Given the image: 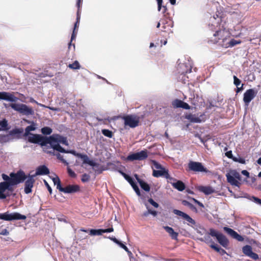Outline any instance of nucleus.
I'll return each instance as SVG.
<instances>
[{
  "label": "nucleus",
  "mask_w": 261,
  "mask_h": 261,
  "mask_svg": "<svg viewBox=\"0 0 261 261\" xmlns=\"http://www.w3.org/2000/svg\"><path fill=\"white\" fill-rule=\"evenodd\" d=\"M4 181L0 182V199H4L12 195L14 188L12 186V177L4 173L2 175Z\"/></svg>",
  "instance_id": "obj_1"
},
{
  "label": "nucleus",
  "mask_w": 261,
  "mask_h": 261,
  "mask_svg": "<svg viewBox=\"0 0 261 261\" xmlns=\"http://www.w3.org/2000/svg\"><path fill=\"white\" fill-rule=\"evenodd\" d=\"M59 143L65 145H68V142L66 137H63L60 135H53L49 137V144L50 148L56 150L60 152H65L66 150L63 148Z\"/></svg>",
  "instance_id": "obj_2"
},
{
  "label": "nucleus",
  "mask_w": 261,
  "mask_h": 261,
  "mask_svg": "<svg viewBox=\"0 0 261 261\" xmlns=\"http://www.w3.org/2000/svg\"><path fill=\"white\" fill-rule=\"evenodd\" d=\"M10 106L12 109L23 115L29 116L34 115V111L33 108L29 107L25 104L11 103Z\"/></svg>",
  "instance_id": "obj_3"
},
{
  "label": "nucleus",
  "mask_w": 261,
  "mask_h": 261,
  "mask_svg": "<svg viewBox=\"0 0 261 261\" xmlns=\"http://www.w3.org/2000/svg\"><path fill=\"white\" fill-rule=\"evenodd\" d=\"M152 163L154 168L158 169L153 170L152 175L154 177H159L160 176H164L167 179L170 178L168 170L163 167L160 164L154 160H152Z\"/></svg>",
  "instance_id": "obj_4"
},
{
  "label": "nucleus",
  "mask_w": 261,
  "mask_h": 261,
  "mask_svg": "<svg viewBox=\"0 0 261 261\" xmlns=\"http://www.w3.org/2000/svg\"><path fill=\"white\" fill-rule=\"evenodd\" d=\"M173 213L184 220L186 221L185 223H186L188 225L196 229L198 227H200V225H197L195 221L187 214L176 209L173 210Z\"/></svg>",
  "instance_id": "obj_5"
},
{
  "label": "nucleus",
  "mask_w": 261,
  "mask_h": 261,
  "mask_svg": "<svg viewBox=\"0 0 261 261\" xmlns=\"http://www.w3.org/2000/svg\"><path fill=\"white\" fill-rule=\"evenodd\" d=\"M28 141L32 143L38 144L41 146H46L49 143V137H46L38 134H31Z\"/></svg>",
  "instance_id": "obj_6"
},
{
  "label": "nucleus",
  "mask_w": 261,
  "mask_h": 261,
  "mask_svg": "<svg viewBox=\"0 0 261 261\" xmlns=\"http://www.w3.org/2000/svg\"><path fill=\"white\" fill-rule=\"evenodd\" d=\"M124 120L125 126H128L131 128H135L139 125V117L134 115H126L121 117Z\"/></svg>",
  "instance_id": "obj_7"
},
{
  "label": "nucleus",
  "mask_w": 261,
  "mask_h": 261,
  "mask_svg": "<svg viewBox=\"0 0 261 261\" xmlns=\"http://www.w3.org/2000/svg\"><path fill=\"white\" fill-rule=\"evenodd\" d=\"M228 35V32L225 29H219L215 32L213 35L214 38L211 39L209 42L215 44L219 42L220 40H222V43H225Z\"/></svg>",
  "instance_id": "obj_8"
},
{
  "label": "nucleus",
  "mask_w": 261,
  "mask_h": 261,
  "mask_svg": "<svg viewBox=\"0 0 261 261\" xmlns=\"http://www.w3.org/2000/svg\"><path fill=\"white\" fill-rule=\"evenodd\" d=\"M12 177V186L17 185L23 182L28 177L24 172L21 170L18 171L16 173L12 172L10 174Z\"/></svg>",
  "instance_id": "obj_9"
},
{
  "label": "nucleus",
  "mask_w": 261,
  "mask_h": 261,
  "mask_svg": "<svg viewBox=\"0 0 261 261\" xmlns=\"http://www.w3.org/2000/svg\"><path fill=\"white\" fill-rule=\"evenodd\" d=\"M27 217L18 213H13L9 214L8 212L0 213V219L5 221H12L18 220H25Z\"/></svg>",
  "instance_id": "obj_10"
},
{
  "label": "nucleus",
  "mask_w": 261,
  "mask_h": 261,
  "mask_svg": "<svg viewBox=\"0 0 261 261\" xmlns=\"http://www.w3.org/2000/svg\"><path fill=\"white\" fill-rule=\"evenodd\" d=\"M209 234L212 237H215L218 242L224 247H226L228 245V240L222 233L217 231L213 228L210 229Z\"/></svg>",
  "instance_id": "obj_11"
},
{
  "label": "nucleus",
  "mask_w": 261,
  "mask_h": 261,
  "mask_svg": "<svg viewBox=\"0 0 261 261\" xmlns=\"http://www.w3.org/2000/svg\"><path fill=\"white\" fill-rule=\"evenodd\" d=\"M64 153H71L73 155L82 159L84 163L87 164L89 165L90 166H92L93 167H99L98 164L94 162V161H93L92 160H90L89 159L88 156L86 154H82L80 153H77L74 150H66V152H65Z\"/></svg>",
  "instance_id": "obj_12"
},
{
  "label": "nucleus",
  "mask_w": 261,
  "mask_h": 261,
  "mask_svg": "<svg viewBox=\"0 0 261 261\" xmlns=\"http://www.w3.org/2000/svg\"><path fill=\"white\" fill-rule=\"evenodd\" d=\"M188 168L189 170L195 172L207 173L208 172V170L200 162L190 161L188 163Z\"/></svg>",
  "instance_id": "obj_13"
},
{
  "label": "nucleus",
  "mask_w": 261,
  "mask_h": 261,
  "mask_svg": "<svg viewBox=\"0 0 261 261\" xmlns=\"http://www.w3.org/2000/svg\"><path fill=\"white\" fill-rule=\"evenodd\" d=\"M148 157L147 150L145 149L140 152L134 153L128 155L127 156V160L133 161L135 160L142 161L145 160Z\"/></svg>",
  "instance_id": "obj_14"
},
{
  "label": "nucleus",
  "mask_w": 261,
  "mask_h": 261,
  "mask_svg": "<svg viewBox=\"0 0 261 261\" xmlns=\"http://www.w3.org/2000/svg\"><path fill=\"white\" fill-rule=\"evenodd\" d=\"M35 175H29L24 182V191L25 194H30L32 192V188L34 187L35 180Z\"/></svg>",
  "instance_id": "obj_15"
},
{
  "label": "nucleus",
  "mask_w": 261,
  "mask_h": 261,
  "mask_svg": "<svg viewBox=\"0 0 261 261\" xmlns=\"http://www.w3.org/2000/svg\"><path fill=\"white\" fill-rule=\"evenodd\" d=\"M257 91L253 89H249L244 93L243 100L246 105H248L250 101L255 97Z\"/></svg>",
  "instance_id": "obj_16"
},
{
  "label": "nucleus",
  "mask_w": 261,
  "mask_h": 261,
  "mask_svg": "<svg viewBox=\"0 0 261 261\" xmlns=\"http://www.w3.org/2000/svg\"><path fill=\"white\" fill-rule=\"evenodd\" d=\"M242 251L245 255L254 260H257L259 258L258 254L252 252V247L250 245H246L244 246L242 248Z\"/></svg>",
  "instance_id": "obj_17"
},
{
  "label": "nucleus",
  "mask_w": 261,
  "mask_h": 261,
  "mask_svg": "<svg viewBox=\"0 0 261 261\" xmlns=\"http://www.w3.org/2000/svg\"><path fill=\"white\" fill-rule=\"evenodd\" d=\"M0 99L15 102L18 100V98L14 96L13 92H0Z\"/></svg>",
  "instance_id": "obj_18"
},
{
  "label": "nucleus",
  "mask_w": 261,
  "mask_h": 261,
  "mask_svg": "<svg viewBox=\"0 0 261 261\" xmlns=\"http://www.w3.org/2000/svg\"><path fill=\"white\" fill-rule=\"evenodd\" d=\"M80 190V188L77 185H69L66 187H62L60 192L64 193H74L79 192Z\"/></svg>",
  "instance_id": "obj_19"
},
{
  "label": "nucleus",
  "mask_w": 261,
  "mask_h": 261,
  "mask_svg": "<svg viewBox=\"0 0 261 261\" xmlns=\"http://www.w3.org/2000/svg\"><path fill=\"white\" fill-rule=\"evenodd\" d=\"M224 230L230 236H231L233 239H236L237 240L242 242L244 241V238L238 233L236 231L233 230L230 228L227 227H223Z\"/></svg>",
  "instance_id": "obj_20"
},
{
  "label": "nucleus",
  "mask_w": 261,
  "mask_h": 261,
  "mask_svg": "<svg viewBox=\"0 0 261 261\" xmlns=\"http://www.w3.org/2000/svg\"><path fill=\"white\" fill-rule=\"evenodd\" d=\"M172 106L174 108H181L185 110L190 109V106L187 103L178 99H176L173 101Z\"/></svg>",
  "instance_id": "obj_21"
},
{
  "label": "nucleus",
  "mask_w": 261,
  "mask_h": 261,
  "mask_svg": "<svg viewBox=\"0 0 261 261\" xmlns=\"http://www.w3.org/2000/svg\"><path fill=\"white\" fill-rule=\"evenodd\" d=\"M114 231V228L112 226L111 227H110L109 228L107 229H90V234L92 236H95V235H101L102 233H106V232H111Z\"/></svg>",
  "instance_id": "obj_22"
},
{
  "label": "nucleus",
  "mask_w": 261,
  "mask_h": 261,
  "mask_svg": "<svg viewBox=\"0 0 261 261\" xmlns=\"http://www.w3.org/2000/svg\"><path fill=\"white\" fill-rule=\"evenodd\" d=\"M49 173V169L45 165L38 166L36 170V173L33 175H47Z\"/></svg>",
  "instance_id": "obj_23"
},
{
  "label": "nucleus",
  "mask_w": 261,
  "mask_h": 261,
  "mask_svg": "<svg viewBox=\"0 0 261 261\" xmlns=\"http://www.w3.org/2000/svg\"><path fill=\"white\" fill-rule=\"evenodd\" d=\"M198 190L203 193L205 195H210L215 192V190L210 186H199L198 188Z\"/></svg>",
  "instance_id": "obj_24"
},
{
  "label": "nucleus",
  "mask_w": 261,
  "mask_h": 261,
  "mask_svg": "<svg viewBox=\"0 0 261 261\" xmlns=\"http://www.w3.org/2000/svg\"><path fill=\"white\" fill-rule=\"evenodd\" d=\"M125 179L129 182V184L131 185L134 190L136 193L137 195L138 196H140L141 192L140 189L138 186L137 185V184L134 182L133 178L130 176H128V177H127V178H125Z\"/></svg>",
  "instance_id": "obj_25"
},
{
  "label": "nucleus",
  "mask_w": 261,
  "mask_h": 261,
  "mask_svg": "<svg viewBox=\"0 0 261 261\" xmlns=\"http://www.w3.org/2000/svg\"><path fill=\"white\" fill-rule=\"evenodd\" d=\"M227 181L232 186L240 187L241 184L232 175L227 174L226 175Z\"/></svg>",
  "instance_id": "obj_26"
},
{
  "label": "nucleus",
  "mask_w": 261,
  "mask_h": 261,
  "mask_svg": "<svg viewBox=\"0 0 261 261\" xmlns=\"http://www.w3.org/2000/svg\"><path fill=\"white\" fill-rule=\"evenodd\" d=\"M163 228L169 234L170 236L172 239H177L178 234L177 232H175L174 229L172 227L166 226H164Z\"/></svg>",
  "instance_id": "obj_27"
},
{
  "label": "nucleus",
  "mask_w": 261,
  "mask_h": 261,
  "mask_svg": "<svg viewBox=\"0 0 261 261\" xmlns=\"http://www.w3.org/2000/svg\"><path fill=\"white\" fill-rule=\"evenodd\" d=\"M241 40H236L234 39H232L230 41L226 43H221L220 45L225 48H228L229 47H233L237 44H239L241 43Z\"/></svg>",
  "instance_id": "obj_28"
},
{
  "label": "nucleus",
  "mask_w": 261,
  "mask_h": 261,
  "mask_svg": "<svg viewBox=\"0 0 261 261\" xmlns=\"http://www.w3.org/2000/svg\"><path fill=\"white\" fill-rule=\"evenodd\" d=\"M172 186L179 191H183L186 188L185 184L181 180L172 183Z\"/></svg>",
  "instance_id": "obj_29"
},
{
  "label": "nucleus",
  "mask_w": 261,
  "mask_h": 261,
  "mask_svg": "<svg viewBox=\"0 0 261 261\" xmlns=\"http://www.w3.org/2000/svg\"><path fill=\"white\" fill-rule=\"evenodd\" d=\"M185 117L191 122L199 123L201 122V120L199 117L192 114L186 115Z\"/></svg>",
  "instance_id": "obj_30"
},
{
  "label": "nucleus",
  "mask_w": 261,
  "mask_h": 261,
  "mask_svg": "<svg viewBox=\"0 0 261 261\" xmlns=\"http://www.w3.org/2000/svg\"><path fill=\"white\" fill-rule=\"evenodd\" d=\"M210 247L217 252H219L221 255L226 253V252L225 250L219 247L218 245L215 244L214 242H212V244L210 245Z\"/></svg>",
  "instance_id": "obj_31"
},
{
  "label": "nucleus",
  "mask_w": 261,
  "mask_h": 261,
  "mask_svg": "<svg viewBox=\"0 0 261 261\" xmlns=\"http://www.w3.org/2000/svg\"><path fill=\"white\" fill-rule=\"evenodd\" d=\"M181 203L184 205L188 206L193 211H194L196 213L197 212V208L193 204H192L189 201L184 200L182 201Z\"/></svg>",
  "instance_id": "obj_32"
},
{
  "label": "nucleus",
  "mask_w": 261,
  "mask_h": 261,
  "mask_svg": "<svg viewBox=\"0 0 261 261\" xmlns=\"http://www.w3.org/2000/svg\"><path fill=\"white\" fill-rule=\"evenodd\" d=\"M139 184L141 188L142 189H143L145 191L149 192L150 191V187L149 185L147 183H146V182L143 181V180L142 181H140V182H139Z\"/></svg>",
  "instance_id": "obj_33"
},
{
  "label": "nucleus",
  "mask_w": 261,
  "mask_h": 261,
  "mask_svg": "<svg viewBox=\"0 0 261 261\" xmlns=\"http://www.w3.org/2000/svg\"><path fill=\"white\" fill-rule=\"evenodd\" d=\"M67 67L71 69H79L81 68V65L77 61H75L73 63L69 64Z\"/></svg>",
  "instance_id": "obj_34"
},
{
  "label": "nucleus",
  "mask_w": 261,
  "mask_h": 261,
  "mask_svg": "<svg viewBox=\"0 0 261 261\" xmlns=\"http://www.w3.org/2000/svg\"><path fill=\"white\" fill-rule=\"evenodd\" d=\"M102 134L106 137L112 138L113 136V133L111 130L107 129H102L101 130Z\"/></svg>",
  "instance_id": "obj_35"
},
{
  "label": "nucleus",
  "mask_w": 261,
  "mask_h": 261,
  "mask_svg": "<svg viewBox=\"0 0 261 261\" xmlns=\"http://www.w3.org/2000/svg\"><path fill=\"white\" fill-rule=\"evenodd\" d=\"M53 181L54 182V185H57V189L60 191L62 187L61 186V181L60 178L58 176H57L56 177H54L53 178Z\"/></svg>",
  "instance_id": "obj_36"
},
{
  "label": "nucleus",
  "mask_w": 261,
  "mask_h": 261,
  "mask_svg": "<svg viewBox=\"0 0 261 261\" xmlns=\"http://www.w3.org/2000/svg\"><path fill=\"white\" fill-rule=\"evenodd\" d=\"M35 129H36V127H35V126L34 125H29V126H27L26 128H25L24 135L25 136H28L29 135H31V134L30 133V132L35 130Z\"/></svg>",
  "instance_id": "obj_37"
},
{
  "label": "nucleus",
  "mask_w": 261,
  "mask_h": 261,
  "mask_svg": "<svg viewBox=\"0 0 261 261\" xmlns=\"http://www.w3.org/2000/svg\"><path fill=\"white\" fill-rule=\"evenodd\" d=\"M41 132L44 135H50L52 132V129L49 127H44L42 128Z\"/></svg>",
  "instance_id": "obj_38"
},
{
  "label": "nucleus",
  "mask_w": 261,
  "mask_h": 261,
  "mask_svg": "<svg viewBox=\"0 0 261 261\" xmlns=\"http://www.w3.org/2000/svg\"><path fill=\"white\" fill-rule=\"evenodd\" d=\"M80 18H81V15L79 14H76V22L74 23L73 30H77L79 27L80 22Z\"/></svg>",
  "instance_id": "obj_39"
},
{
  "label": "nucleus",
  "mask_w": 261,
  "mask_h": 261,
  "mask_svg": "<svg viewBox=\"0 0 261 261\" xmlns=\"http://www.w3.org/2000/svg\"><path fill=\"white\" fill-rule=\"evenodd\" d=\"M77 30H73V32H72V35H71V41L68 44L69 48H70V47L72 45L71 42L75 39V37H76V36L77 34Z\"/></svg>",
  "instance_id": "obj_40"
},
{
  "label": "nucleus",
  "mask_w": 261,
  "mask_h": 261,
  "mask_svg": "<svg viewBox=\"0 0 261 261\" xmlns=\"http://www.w3.org/2000/svg\"><path fill=\"white\" fill-rule=\"evenodd\" d=\"M90 179V176L87 173H84L82 176L81 180L83 182H86L89 181Z\"/></svg>",
  "instance_id": "obj_41"
},
{
  "label": "nucleus",
  "mask_w": 261,
  "mask_h": 261,
  "mask_svg": "<svg viewBox=\"0 0 261 261\" xmlns=\"http://www.w3.org/2000/svg\"><path fill=\"white\" fill-rule=\"evenodd\" d=\"M82 0H77L76 2V7H77V11L76 14H79L81 15V5H82Z\"/></svg>",
  "instance_id": "obj_42"
},
{
  "label": "nucleus",
  "mask_w": 261,
  "mask_h": 261,
  "mask_svg": "<svg viewBox=\"0 0 261 261\" xmlns=\"http://www.w3.org/2000/svg\"><path fill=\"white\" fill-rule=\"evenodd\" d=\"M118 245L120 247L123 248L125 251H126L129 255L132 254V252L129 250L128 248L124 244H123L122 242H121L120 241L119 242V243L118 244Z\"/></svg>",
  "instance_id": "obj_43"
},
{
  "label": "nucleus",
  "mask_w": 261,
  "mask_h": 261,
  "mask_svg": "<svg viewBox=\"0 0 261 261\" xmlns=\"http://www.w3.org/2000/svg\"><path fill=\"white\" fill-rule=\"evenodd\" d=\"M56 156L57 159L60 160L63 163L66 165H68V163L64 159L63 155H61L59 153H57Z\"/></svg>",
  "instance_id": "obj_44"
},
{
  "label": "nucleus",
  "mask_w": 261,
  "mask_h": 261,
  "mask_svg": "<svg viewBox=\"0 0 261 261\" xmlns=\"http://www.w3.org/2000/svg\"><path fill=\"white\" fill-rule=\"evenodd\" d=\"M233 161L236 162H238L239 163L245 164L246 163L245 160L244 158H237L236 157L233 158Z\"/></svg>",
  "instance_id": "obj_45"
},
{
  "label": "nucleus",
  "mask_w": 261,
  "mask_h": 261,
  "mask_svg": "<svg viewBox=\"0 0 261 261\" xmlns=\"http://www.w3.org/2000/svg\"><path fill=\"white\" fill-rule=\"evenodd\" d=\"M145 206L146 207V208L148 210V213H149L150 214L152 215L154 217H155L157 215L158 213L156 211L152 210L151 209L149 208L148 205L147 204H145Z\"/></svg>",
  "instance_id": "obj_46"
},
{
  "label": "nucleus",
  "mask_w": 261,
  "mask_h": 261,
  "mask_svg": "<svg viewBox=\"0 0 261 261\" xmlns=\"http://www.w3.org/2000/svg\"><path fill=\"white\" fill-rule=\"evenodd\" d=\"M7 121L5 119H3L2 121L0 120V126H1L4 129H7Z\"/></svg>",
  "instance_id": "obj_47"
},
{
  "label": "nucleus",
  "mask_w": 261,
  "mask_h": 261,
  "mask_svg": "<svg viewBox=\"0 0 261 261\" xmlns=\"http://www.w3.org/2000/svg\"><path fill=\"white\" fill-rule=\"evenodd\" d=\"M67 172L71 177L75 178L76 176V174L75 172L69 167L67 168Z\"/></svg>",
  "instance_id": "obj_48"
},
{
  "label": "nucleus",
  "mask_w": 261,
  "mask_h": 261,
  "mask_svg": "<svg viewBox=\"0 0 261 261\" xmlns=\"http://www.w3.org/2000/svg\"><path fill=\"white\" fill-rule=\"evenodd\" d=\"M241 83V81L239 79L236 75L233 76V83L237 86L238 87Z\"/></svg>",
  "instance_id": "obj_49"
},
{
  "label": "nucleus",
  "mask_w": 261,
  "mask_h": 261,
  "mask_svg": "<svg viewBox=\"0 0 261 261\" xmlns=\"http://www.w3.org/2000/svg\"><path fill=\"white\" fill-rule=\"evenodd\" d=\"M232 176L238 180H241V176L240 174L237 171H234L232 173Z\"/></svg>",
  "instance_id": "obj_50"
},
{
  "label": "nucleus",
  "mask_w": 261,
  "mask_h": 261,
  "mask_svg": "<svg viewBox=\"0 0 261 261\" xmlns=\"http://www.w3.org/2000/svg\"><path fill=\"white\" fill-rule=\"evenodd\" d=\"M188 199L193 200L195 203L197 204L200 207H204V205L197 199L190 197H188Z\"/></svg>",
  "instance_id": "obj_51"
},
{
  "label": "nucleus",
  "mask_w": 261,
  "mask_h": 261,
  "mask_svg": "<svg viewBox=\"0 0 261 261\" xmlns=\"http://www.w3.org/2000/svg\"><path fill=\"white\" fill-rule=\"evenodd\" d=\"M148 201L154 207L157 208L159 206V204L157 202H155L152 198H149L148 200Z\"/></svg>",
  "instance_id": "obj_52"
},
{
  "label": "nucleus",
  "mask_w": 261,
  "mask_h": 261,
  "mask_svg": "<svg viewBox=\"0 0 261 261\" xmlns=\"http://www.w3.org/2000/svg\"><path fill=\"white\" fill-rule=\"evenodd\" d=\"M225 155L229 159H231L233 160V158H235L234 156H233L232 155V151L231 150H229V151H227L226 153H225Z\"/></svg>",
  "instance_id": "obj_53"
},
{
  "label": "nucleus",
  "mask_w": 261,
  "mask_h": 261,
  "mask_svg": "<svg viewBox=\"0 0 261 261\" xmlns=\"http://www.w3.org/2000/svg\"><path fill=\"white\" fill-rule=\"evenodd\" d=\"M44 184H45V186L46 187L48 191H49L50 194H51L52 189H51L50 186L49 185L48 182L45 180H44Z\"/></svg>",
  "instance_id": "obj_54"
},
{
  "label": "nucleus",
  "mask_w": 261,
  "mask_h": 261,
  "mask_svg": "<svg viewBox=\"0 0 261 261\" xmlns=\"http://www.w3.org/2000/svg\"><path fill=\"white\" fill-rule=\"evenodd\" d=\"M156 1L158 3V10L160 11L162 7L163 0H156Z\"/></svg>",
  "instance_id": "obj_55"
},
{
  "label": "nucleus",
  "mask_w": 261,
  "mask_h": 261,
  "mask_svg": "<svg viewBox=\"0 0 261 261\" xmlns=\"http://www.w3.org/2000/svg\"><path fill=\"white\" fill-rule=\"evenodd\" d=\"M252 199H253L254 202H255V203H256L258 204L261 205V199H259L257 197H255L254 196L252 197Z\"/></svg>",
  "instance_id": "obj_56"
},
{
  "label": "nucleus",
  "mask_w": 261,
  "mask_h": 261,
  "mask_svg": "<svg viewBox=\"0 0 261 261\" xmlns=\"http://www.w3.org/2000/svg\"><path fill=\"white\" fill-rule=\"evenodd\" d=\"M9 233V232L7 229H4L0 232L1 235L7 236Z\"/></svg>",
  "instance_id": "obj_57"
},
{
  "label": "nucleus",
  "mask_w": 261,
  "mask_h": 261,
  "mask_svg": "<svg viewBox=\"0 0 261 261\" xmlns=\"http://www.w3.org/2000/svg\"><path fill=\"white\" fill-rule=\"evenodd\" d=\"M109 239H110L111 240L113 241L114 243H115L116 244H118V243H119V241L118 240H117L115 237H109Z\"/></svg>",
  "instance_id": "obj_58"
},
{
  "label": "nucleus",
  "mask_w": 261,
  "mask_h": 261,
  "mask_svg": "<svg viewBox=\"0 0 261 261\" xmlns=\"http://www.w3.org/2000/svg\"><path fill=\"white\" fill-rule=\"evenodd\" d=\"M242 174L246 177H248L249 176V173L246 170H242L241 172Z\"/></svg>",
  "instance_id": "obj_59"
},
{
  "label": "nucleus",
  "mask_w": 261,
  "mask_h": 261,
  "mask_svg": "<svg viewBox=\"0 0 261 261\" xmlns=\"http://www.w3.org/2000/svg\"><path fill=\"white\" fill-rule=\"evenodd\" d=\"M119 173L124 177V178L125 179L126 178H127V177H128L129 175L126 174V173H125L124 172H123V171H119Z\"/></svg>",
  "instance_id": "obj_60"
},
{
  "label": "nucleus",
  "mask_w": 261,
  "mask_h": 261,
  "mask_svg": "<svg viewBox=\"0 0 261 261\" xmlns=\"http://www.w3.org/2000/svg\"><path fill=\"white\" fill-rule=\"evenodd\" d=\"M134 176H135V177L136 178V180H137V181L138 182V183H139V182H140V181H142V179H140V178H139V176H138V174H135L134 175Z\"/></svg>",
  "instance_id": "obj_61"
},
{
  "label": "nucleus",
  "mask_w": 261,
  "mask_h": 261,
  "mask_svg": "<svg viewBox=\"0 0 261 261\" xmlns=\"http://www.w3.org/2000/svg\"><path fill=\"white\" fill-rule=\"evenodd\" d=\"M161 46H162V44L165 45L167 43V39H166V40H165L164 41L161 40Z\"/></svg>",
  "instance_id": "obj_62"
},
{
  "label": "nucleus",
  "mask_w": 261,
  "mask_h": 261,
  "mask_svg": "<svg viewBox=\"0 0 261 261\" xmlns=\"http://www.w3.org/2000/svg\"><path fill=\"white\" fill-rule=\"evenodd\" d=\"M171 5H174L176 4V0H169Z\"/></svg>",
  "instance_id": "obj_63"
},
{
  "label": "nucleus",
  "mask_w": 261,
  "mask_h": 261,
  "mask_svg": "<svg viewBox=\"0 0 261 261\" xmlns=\"http://www.w3.org/2000/svg\"><path fill=\"white\" fill-rule=\"evenodd\" d=\"M257 163L259 165H261V158H259L257 160Z\"/></svg>",
  "instance_id": "obj_64"
}]
</instances>
